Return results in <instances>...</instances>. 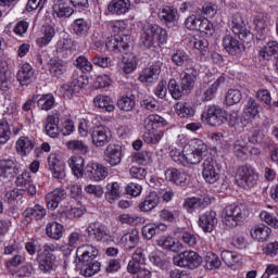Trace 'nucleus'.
<instances>
[{"instance_id":"obj_1","label":"nucleus","mask_w":278,"mask_h":278,"mask_svg":"<svg viewBox=\"0 0 278 278\" xmlns=\"http://www.w3.org/2000/svg\"><path fill=\"white\" fill-rule=\"evenodd\" d=\"M208 151L210 148L203 139L193 138L184 146L182 151L173 148L169 155L172 160L180 166H194L203 162V157L207 155Z\"/></svg>"},{"instance_id":"obj_2","label":"nucleus","mask_w":278,"mask_h":278,"mask_svg":"<svg viewBox=\"0 0 278 278\" xmlns=\"http://www.w3.org/2000/svg\"><path fill=\"white\" fill-rule=\"evenodd\" d=\"M99 257V249L92 244H83L76 250V270L81 277H94L101 273V262Z\"/></svg>"},{"instance_id":"obj_3","label":"nucleus","mask_w":278,"mask_h":278,"mask_svg":"<svg viewBox=\"0 0 278 278\" xmlns=\"http://www.w3.org/2000/svg\"><path fill=\"white\" fill-rule=\"evenodd\" d=\"M202 121L211 127H220L225 125V123H229L231 127H236L238 113L229 115V113L220 106L208 105L206 111L202 113Z\"/></svg>"},{"instance_id":"obj_4","label":"nucleus","mask_w":278,"mask_h":278,"mask_svg":"<svg viewBox=\"0 0 278 278\" xmlns=\"http://www.w3.org/2000/svg\"><path fill=\"white\" fill-rule=\"evenodd\" d=\"M168 40V33L166 29L157 24H144L140 37V42L147 49H151L156 42L159 45H166Z\"/></svg>"},{"instance_id":"obj_5","label":"nucleus","mask_w":278,"mask_h":278,"mask_svg":"<svg viewBox=\"0 0 278 278\" xmlns=\"http://www.w3.org/2000/svg\"><path fill=\"white\" fill-rule=\"evenodd\" d=\"M222 218L226 227H238L249 218V207L244 204H231L222 212Z\"/></svg>"},{"instance_id":"obj_6","label":"nucleus","mask_w":278,"mask_h":278,"mask_svg":"<svg viewBox=\"0 0 278 278\" xmlns=\"http://www.w3.org/2000/svg\"><path fill=\"white\" fill-rule=\"evenodd\" d=\"M214 81V76L206 74L203 79V84L201 85L200 89L195 91V94L200 101H212L214 97H216V92H218V88L225 84L226 78L225 76H219ZM211 84V85H210Z\"/></svg>"},{"instance_id":"obj_7","label":"nucleus","mask_w":278,"mask_h":278,"mask_svg":"<svg viewBox=\"0 0 278 278\" xmlns=\"http://www.w3.org/2000/svg\"><path fill=\"white\" fill-rule=\"evenodd\" d=\"M56 250L54 244H47L41 252L37 253L36 262L41 273H53L58 268V256L53 254Z\"/></svg>"},{"instance_id":"obj_8","label":"nucleus","mask_w":278,"mask_h":278,"mask_svg":"<svg viewBox=\"0 0 278 278\" xmlns=\"http://www.w3.org/2000/svg\"><path fill=\"white\" fill-rule=\"evenodd\" d=\"M260 181V174L251 165H243L238 167L236 173V182L240 188L249 189L255 188Z\"/></svg>"},{"instance_id":"obj_9","label":"nucleus","mask_w":278,"mask_h":278,"mask_svg":"<svg viewBox=\"0 0 278 278\" xmlns=\"http://www.w3.org/2000/svg\"><path fill=\"white\" fill-rule=\"evenodd\" d=\"M185 27L191 31H201L205 36H214V24L210 20L194 14L188 16L185 21Z\"/></svg>"},{"instance_id":"obj_10","label":"nucleus","mask_w":278,"mask_h":278,"mask_svg":"<svg viewBox=\"0 0 278 278\" xmlns=\"http://www.w3.org/2000/svg\"><path fill=\"white\" fill-rule=\"evenodd\" d=\"M231 30L235 36H238L242 40V42H247V45L251 43L254 36L253 33L249 29V24L244 21L240 13H236L232 16L231 21Z\"/></svg>"},{"instance_id":"obj_11","label":"nucleus","mask_w":278,"mask_h":278,"mask_svg":"<svg viewBox=\"0 0 278 278\" xmlns=\"http://www.w3.org/2000/svg\"><path fill=\"white\" fill-rule=\"evenodd\" d=\"M175 266H187L188 268H197L201 266L203 258L194 251H185L173 258Z\"/></svg>"},{"instance_id":"obj_12","label":"nucleus","mask_w":278,"mask_h":278,"mask_svg":"<svg viewBox=\"0 0 278 278\" xmlns=\"http://www.w3.org/2000/svg\"><path fill=\"white\" fill-rule=\"evenodd\" d=\"M112 140V130L105 125L99 124L93 126L91 130V142L94 147H105Z\"/></svg>"},{"instance_id":"obj_13","label":"nucleus","mask_w":278,"mask_h":278,"mask_svg":"<svg viewBox=\"0 0 278 278\" xmlns=\"http://www.w3.org/2000/svg\"><path fill=\"white\" fill-rule=\"evenodd\" d=\"M131 35H115L106 40V49L112 53H123L129 49Z\"/></svg>"},{"instance_id":"obj_14","label":"nucleus","mask_w":278,"mask_h":278,"mask_svg":"<svg viewBox=\"0 0 278 278\" xmlns=\"http://www.w3.org/2000/svg\"><path fill=\"white\" fill-rule=\"evenodd\" d=\"M86 86H88V77L86 75H74L71 83L64 84L61 87V92L65 97H73V94L79 92Z\"/></svg>"},{"instance_id":"obj_15","label":"nucleus","mask_w":278,"mask_h":278,"mask_svg":"<svg viewBox=\"0 0 278 278\" xmlns=\"http://www.w3.org/2000/svg\"><path fill=\"white\" fill-rule=\"evenodd\" d=\"M202 177L206 184H216L220 179V169L212 159L204 160L202 164Z\"/></svg>"},{"instance_id":"obj_16","label":"nucleus","mask_w":278,"mask_h":278,"mask_svg":"<svg viewBox=\"0 0 278 278\" xmlns=\"http://www.w3.org/2000/svg\"><path fill=\"white\" fill-rule=\"evenodd\" d=\"M18 175V166L12 159L0 160V181H12Z\"/></svg>"},{"instance_id":"obj_17","label":"nucleus","mask_w":278,"mask_h":278,"mask_svg":"<svg viewBox=\"0 0 278 278\" xmlns=\"http://www.w3.org/2000/svg\"><path fill=\"white\" fill-rule=\"evenodd\" d=\"M104 161L110 166H118L123 162V147L116 143H110L104 150Z\"/></svg>"},{"instance_id":"obj_18","label":"nucleus","mask_w":278,"mask_h":278,"mask_svg":"<svg viewBox=\"0 0 278 278\" xmlns=\"http://www.w3.org/2000/svg\"><path fill=\"white\" fill-rule=\"evenodd\" d=\"M85 175L92 181H103L108 177V167L99 163H88L85 167Z\"/></svg>"},{"instance_id":"obj_19","label":"nucleus","mask_w":278,"mask_h":278,"mask_svg":"<svg viewBox=\"0 0 278 278\" xmlns=\"http://www.w3.org/2000/svg\"><path fill=\"white\" fill-rule=\"evenodd\" d=\"M144 131H153L168 127V121L157 114L148 115L142 123Z\"/></svg>"},{"instance_id":"obj_20","label":"nucleus","mask_w":278,"mask_h":278,"mask_svg":"<svg viewBox=\"0 0 278 278\" xmlns=\"http://www.w3.org/2000/svg\"><path fill=\"white\" fill-rule=\"evenodd\" d=\"M162 73V63L157 62L152 64L150 67L144 68L139 75V81L141 84H153L160 79Z\"/></svg>"},{"instance_id":"obj_21","label":"nucleus","mask_w":278,"mask_h":278,"mask_svg":"<svg viewBox=\"0 0 278 278\" xmlns=\"http://www.w3.org/2000/svg\"><path fill=\"white\" fill-rule=\"evenodd\" d=\"M48 166L54 179H64V177H66V169L64 163L58 157V154L49 155Z\"/></svg>"},{"instance_id":"obj_22","label":"nucleus","mask_w":278,"mask_h":278,"mask_svg":"<svg viewBox=\"0 0 278 278\" xmlns=\"http://www.w3.org/2000/svg\"><path fill=\"white\" fill-rule=\"evenodd\" d=\"M218 225V218L216 217V212L208 211L199 217V226L205 233H212Z\"/></svg>"},{"instance_id":"obj_23","label":"nucleus","mask_w":278,"mask_h":278,"mask_svg":"<svg viewBox=\"0 0 278 278\" xmlns=\"http://www.w3.org/2000/svg\"><path fill=\"white\" fill-rule=\"evenodd\" d=\"M86 233H88L89 238H92V240L101 242L108 238V228L99 222H93L87 226Z\"/></svg>"},{"instance_id":"obj_24","label":"nucleus","mask_w":278,"mask_h":278,"mask_svg":"<svg viewBox=\"0 0 278 278\" xmlns=\"http://www.w3.org/2000/svg\"><path fill=\"white\" fill-rule=\"evenodd\" d=\"M46 134L50 138L60 136V112L54 111L46 118Z\"/></svg>"},{"instance_id":"obj_25","label":"nucleus","mask_w":278,"mask_h":278,"mask_svg":"<svg viewBox=\"0 0 278 278\" xmlns=\"http://www.w3.org/2000/svg\"><path fill=\"white\" fill-rule=\"evenodd\" d=\"M188 174L186 172L179 170L177 168H168L165 172V179L167 181H172L176 186H180L181 188L188 186Z\"/></svg>"},{"instance_id":"obj_26","label":"nucleus","mask_w":278,"mask_h":278,"mask_svg":"<svg viewBox=\"0 0 278 278\" xmlns=\"http://www.w3.org/2000/svg\"><path fill=\"white\" fill-rule=\"evenodd\" d=\"M66 199V190L56 188L53 191L47 193L46 203L49 210H58L60 202Z\"/></svg>"},{"instance_id":"obj_27","label":"nucleus","mask_w":278,"mask_h":278,"mask_svg":"<svg viewBox=\"0 0 278 278\" xmlns=\"http://www.w3.org/2000/svg\"><path fill=\"white\" fill-rule=\"evenodd\" d=\"M224 49H226L229 55H240L244 52L245 47L240 41L230 35H227L223 39Z\"/></svg>"},{"instance_id":"obj_28","label":"nucleus","mask_w":278,"mask_h":278,"mask_svg":"<svg viewBox=\"0 0 278 278\" xmlns=\"http://www.w3.org/2000/svg\"><path fill=\"white\" fill-rule=\"evenodd\" d=\"M144 260V250H142V248L137 249L131 260L128 262L127 271L130 273V275H136L142 268Z\"/></svg>"},{"instance_id":"obj_29","label":"nucleus","mask_w":278,"mask_h":278,"mask_svg":"<svg viewBox=\"0 0 278 278\" xmlns=\"http://www.w3.org/2000/svg\"><path fill=\"white\" fill-rule=\"evenodd\" d=\"M270 233H273V229L264 224L255 225L250 230L251 238L256 242H267Z\"/></svg>"},{"instance_id":"obj_30","label":"nucleus","mask_w":278,"mask_h":278,"mask_svg":"<svg viewBox=\"0 0 278 278\" xmlns=\"http://www.w3.org/2000/svg\"><path fill=\"white\" fill-rule=\"evenodd\" d=\"M36 79L34 67L29 63H24L17 71V81L21 86H29Z\"/></svg>"},{"instance_id":"obj_31","label":"nucleus","mask_w":278,"mask_h":278,"mask_svg":"<svg viewBox=\"0 0 278 278\" xmlns=\"http://www.w3.org/2000/svg\"><path fill=\"white\" fill-rule=\"evenodd\" d=\"M159 18H161L167 27H174L179 18V13L177 12V9L164 7L159 12Z\"/></svg>"},{"instance_id":"obj_32","label":"nucleus","mask_w":278,"mask_h":278,"mask_svg":"<svg viewBox=\"0 0 278 278\" xmlns=\"http://www.w3.org/2000/svg\"><path fill=\"white\" fill-rule=\"evenodd\" d=\"M47 216V208L40 204H36L33 207H28L23 212V217L26 223H31V220H42Z\"/></svg>"},{"instance_id":"obj_33","label":"nucleus","mask_w":278,"mask_h":278,"mask_svg":"<svg viewBox=\"0 0 278 278\" xmlns=\"http://www.w3.org/2000/svg\"><path fill=\"white\" fill-rule=\"evenodd\" d=\"M12 84V72L8 61L0 59V90H8Z\"/></svg>"},{"instance_id":"obj_34","label":"nucleus","mask_w":278,"mask_h":278,"mask_svg":"<svg viewBox=\"0 0 278 278\" xmlns=\"http://www.w3.org/2000/svg\"><path fill=\"white\" fill-rule=\"evenodd\" d=\"M174 110L179 118H194V115L197 114V106L188 102H177L174 105Z\"/></svg>"},{"instance_id":"obj_35","label":"nucleus","mask_w":278,"mask_h":278,"mask_svg":"<svg viewBox=\"0 0 278 278\" xmlns=\"http://www.w3.org/2000/svg\"><path fill=\"white\" fill-rule=\"evenodd\" d=\"M157 244L161 249H164L165 251H173L174 253H178V251L184 249V243L175 240V238L170 236H162L157 240Z\"/></svg>"},{"instance_id":"obj_36","label":"nucleus","mask_w":278,"mask_h":278,"mask_svg":"<svg viewBox=\"0 0 278 278\" xmlns=\"http://www.w3.org/2000/svg\"><path fill=\"white\" fill-rule=\"evenodd\" d=\"M92 103L97 110H101L102 112H114L116 109L114 106V100L110 96L98 94L93 98Z\"/></svg>"},{"instance_id":"obj_37","label":"nucleus","mask_w":278,"mask_h":278,"mask_svg":"<svg viewBox=\"0 0 278 278\" xmlns=\"http://www.w3.org/2000/svg\"><path fill=\"white\" fill-rule=\"evenodd\" d=\"M86 161L84 157L79 155H73L68 159V166L72 169V173L77 179H81L84 175H86V170H84V166Z\"/></svg>"},{"instance_id":"obj_38","label":"nucleus","mask_w":278,"mask_h":278,"mask_svg":"<svg viewBox=\"0 0 278 278\" xmlns=\"http://www.w3.org/2000/svg\"><path fill=\"white\" fill-rule=\"evenodd\" d=\"M130 8L131 2L129 0H112L108 5V12L121 16V14H127Z\"/></svg>"},{"instance_id":"obj_39","label":"nucleus","mask_w":278,"mask_h":278,"mask_svg":"<svg viewBox=\"0 0 278 278\" xmlns=\"http://www.w3.org/2000/svg\"><path fill=\"white\" fill-rule=\"evenodd\" d=\"M140 242V231L138 229H132L123 235L121 238V244L125 247V249H136L138 243Z\"/></svg>"},{"instance_id":"obj_40","label":"nucleus","mask_w":278,"mask_h":278,"mask_svg":"<svg viewBox=\"0 0 278 278\" xmlns=\"http://www.w3.org/2000/svg\"><path fill=\"white\" fill-rule=\"evenodd\" d=\"M36 142L29 137H20L15 143V149L20 155H29L30 151H34Z\"/></svg>"},{"instance_id":"obj_41","label":"nucleus","mask_w":278,"mask_h":278,"mask_svg":"<svg viewBox=\"0 0 278 278\" xmlns=\"http://www.w3.org/2000/svg\"><path fill=\"white\" fill-rule=\"evenodd\" d=\"M260 104L255 99L249 98L243 108V114L247 118L255 119L260 116Z\"/></svg>"},{"instance_id":"obj_42","label":"nucleus","mask_w":278,"mask_h":278,"mask_svg":"<svg viewBox=\"0 0 278 278\" xmlns=\"http://www.w3.org/2000/svg\"><path fill=\"white\" fill-rule=\"evenodd\" d=\"M105 199L108 203H116L121 199V184L116 181L106 184Z\"/></svg>"},{"instance_id":"obj_43","label":"nucleus","mask_w":278,"mask_h":278,"mask_svg":"<svg viewBox=\"0 0 278 278\" xmlns=\"http://www.w3.org/2000/svg\"><path fill=\"white\" fill-rule=\"evenodd\" d=\"M254 28L261 38H264L268 34V17L263 13H258L254 16Z\"/></svg>"},{"instance_id":"obj_44","label":"nucleus","mask_w":278,"mask_h":278,"mask_svg":"<svg viewBox=\"0 0 278 278\" xmlns=\"http://www.w3.org/2000/svg\"><path fill=\"white\" fill-rule=\"evenodd\" d=\"M46 233L52 240H60L64 236V226L56 222L48 223Z\"/></svg>"},{"instance_id":"obj_45","label":"nucleus","mask_w":278,"mask_h":278,"mask_svg":"<svg viewBox=\"0 0 278 278\" xmlns=\"http://www.w3.org/2000/svg\"><path fill=\"white\" fill-rule=\"evenodd\" d=\"M66 63L64 61H51L49 66V73L56 79H62L66 75Z\"/></svg>"},{"instance_id":"obj_46","label":"nucleus","mask_w":278,"mask_h":278,"mask_svg":"<svg viewBox=\"0 0 278 278\" xmlns=\"http://www.w3.org/2000/svg\"><path fill=\"white\" fill-rule=\"evenodd\" d=\"M37 108L43 112L53 110V108H55V97H53V93L40 96V98L37 100Z\"/></svg>"},{"instance_id":"obj_47","label":"nucleus","mask_w":278,"mask_h":278,"mask_svg":"<svg viewBox=\"0 0 278 278\" xmlns=\"http://www.w3.org/2000/svg\"><path fill=\"white\" fill-rule=\"evenodd\" d=\"M164 138V130H144L142 139L147 144H160Z\"/></svg>"},{"instance_id":"obj_48","label":"nucleus","mask_w":278,"mask_h":278,"mask_svg":"<svg viewBox=\"0 0 278 278\" xmlns=\"http://www.w3.org/2000/svg\"><path fill=\"white\" fill-rule=\"evenodd\" d=\"M160 197L155 192H151L143 202L140 203L139 208L141 212H151L157 207Z\"/></svg>"},{"instance_id":"obj_49","label":"nucleus","mask_w":278,"mask_h":278,"mask_svg":"<svg viewBox=\"0 0 278 278\" xmlns=\"http://www.w3.org/2000/svg\"><path fill=\"white\" fill-rule=\"evenodd\" d=\"M72 29L76 36H86L90 31V22L84 18H76L72 23Z\"/></svg>"},{"instance_id":"obj_50","label":"nucleus","mask_w":278,"mask_h":278,"mask_svg":"<svg viewBox=\"0 0 278 278\" xmlns=\"http://www.w3.org/2000/svg\"><path fill=\"white\" fill-rule=\"evenodd\" d=\"M55 37V28L51 25H47L42 29V36L39 37L36 42L38 47H47Z\"/></svg>"},{"instance_id":"obj_51","label":"nucleus","mask_w":278,"mask_h":278,"mask_svg":"<svg viewBox=\"0 0 278 278\" xmlns=\"http://www.w3.org/2000/svg\"><path fill=\"white\" fill-rule=\"evenodd\" d=\"M97 123H99L98 118H93L92 121L80 119L78 125V134L81 138H87L88 134H91L94 129Z\"/></svg>"},{"instance_id":"obj_52","label":"nucleus","mask_w":278,"mask_h":278,"mask_svg":"<svg viewBox=\"0 0 278 278\" xmlns=\"http://www.w3.org/2000/svg\"><path fill=\"white\" fill-rule=\"evenodd\" d=\"M180 79L182 90H185L186 92H190V90L194 88V81H197V76L193 72L188 71L180 74Z\"/></svg>"},{"instance_id":"obj_53","label":"nucleus","mask_w":278,"mask_h":278,"mask_svg":"<svg viewBox=\"0 0 278 278\" xmlns=\"http://www.w3.org/2000/svg\"><path fill=\"white\" fill-rule=\"evenodd\" d=\"M75 14V9L68 4L53 5V16L56 18H71Z\"/></svg>"},{"instance_id":"obj_54","label":"nucleus","mask_w":278,"mask_h":278,"mask_svg":"<svg viewBox=\"0 0 278 278\" xmlns=\"http://www.w3.org/2000/svg\"><path fill=\"white\" fill-rule=\"evenodd\" d=\"M138 68V59L134 54H128L123 59L122 70L126 75L134 73Z\"/></svg>"},{"instance_id":"obj_55","label":"nucleus","mask_w":278,"mask_h":278,"mask_svg":"<svg viewBox=\"0 0 278 278\" xmlns=\"http://www.w3.org/2000/svg\"><path fill=\"white\" fill-rule=\"evenodd\" d=\"M84 235L81 232L74 230L67 236V249L70 253H73L77 249V245L83 242Z\"/></svg>"},{"instance_id":"obj_56","label":"nucleus","mask_w":278,"mask_h":278,"mask_svg":"<svg viewBox=\"0 0 278 278\" xmlns=\"http://www.w3.org/2000/svg\"><path fill=\"white\" fill-rule=\"evenodd\" d=\"M220 258L226 264V266H236L240 262V256L238 253L229 250H224L220 253Z\"/></svg>"},{"instance_id":"obj_57","label":"nucleus","mask_w":278,"mask_h":278,"mask_svg":"<svg viewBox=\"0 0 278 278\" xmlns=\"http://www.w3.org/2000/svg\"><path fill=\"white\" fill-rule=\"evenodd\" d=\"M66 147L68 151H74L76 153L86 154L88 153V151H90V149L84 141L77 139L67 141Z\"/></svg>"},{"instance_id":"obj_58","label":"nucleus","mask_w":278,"mask_h":278,"mask_svg":"<svg viewBox=\"0 0 278 278\" xmlns=\"http://www.w3.org/2000/svg\"><path fill=\"white\" fill-rule=\"evenodd\" d=\"M117 108H119L123 112H131L134 108H136V100L134 96H125L117 100Z\"/></svg>"},{"instance_id":"obj_59","label":"nucleus","mask_w":278,"mask_h":278,"mask_svg":"<svg viewBox=\"0 0 278 278\" xmlns=\"http://www.w3.org/2000/svg\"><path fill=\"white\" fill-rule=\"evenodd\" d=\"M172 62L176 66H186V64H190L191 60L188 53L184 50H176L174 54H172Z\"/></svg>"},{"instance_id":"obj_60","label":"nucleus","mask_w":278,"mask_h":278,"mask_svg":"<svg viewBox=\"0 0 278 278\" xmlns=\"http://www.w3.org/2000/svg\"><path fill=\"white\" fill-rule=\"evenodd\" d=\"M191 47H193L194 49H197V51H199L202 55H205L208 51L210 43L206 41L205 38H197V37H192L189 40Z\"/></svg>"},{"instance_id":"obj_61","label":"nucleus","mask_w":278,"mask_h":278,"mask_svg":"<svg viewBox=\"0 0 278 278\" xmlns=\"http://www.w3.org/2000/svg\"><path fill=\"white\" fill-rule=\"evenodd\" d=\"M233 153L240 160H244L247 157V153H249V147L247 146V141L243 139H238L233 143Z\"/></svg>"},{"instance_id":"obj_62","label":"nucleus","mask_w":278,"mask_h":278,"mask_svg":"<svg viewBox=\"0 0 278 278\" xmlns=\"http://www.w3.org/2000/svg\"><path fill=\"white\" fill-rule=\"evenodd\" d=\"M278 53V42L277 41H269L265 49L260 51V56L263 58V60H270L273 55H277Z\"/></svg>"},{"instance_id":"obj_63","label":"nucleus","mask_w":278,"mask_h":278,"mask_svg":"<svg viewBox=\"0 0 278 278\" xmlns=\"http://www.w3.org/2000/svg\"><path fill=\"white\" fill-rule=\"evenodd\" d=\"M242 101V92L239 89H229L225 96L226 105H236Z\"/></svg>"},{"instance_id":"obj_64","label":"nucleus","mask_w":278,"mask_h":278,"mask_svg":"<svg viewBox=\"0 0 278 278\" xmlns=\"http://www.w3.org/2000/svg\"><path fill=\"white\" fill-rule=\"evenodd\" d=\"M17 116L18 112L16 111V106L10 105L9 108H7V111L3 114V118L0 121V123L7 124L8 127H10L12 123L16 121Z\"/></svg>"}]
</instances>
